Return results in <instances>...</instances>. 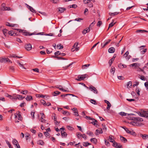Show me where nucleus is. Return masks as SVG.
<instances>
[{"label": "nucleus", "instance_id": "1", "mask_svg": "<svg viewBox=\"0 0 148 148\" xmlns=\"http://www.w3.org/2000/svg\"><path fill=\"white\" fill-rule=\"evenodd\" d=\"M14 29L16 30L17 31L19 32L20 33H22L23 35L25 36H31L34 34H35V32L30 33L29 32H27L26 30H22L18 29Z\"/></svg>", "mask_w": 148, "mask_h": 148}, {"label": "nucleus", "instance_id": "2", "mask_svg": "<svg viewBox=\"0 0 148 148\" xmlns=\"http://www.w3.org/2000/svg\"><path fill=\"white\" fill-rule=\"evenodd\" d=\"M137 113L141 116L145 117H148V111L141 110L140 112H138Z\"/></svg>", "mask_w": 148, "mask_h": 148}, {"label": "nucleus", "instance_id": "3", "mask_svg": "<svg viewBox=\"0 0 148 148\" xmlns=\"http://www.w3.org/2000/svg\"><path fill=\"white\" fill-rule=\"evenodd\" d=\"M85 118H86L87 119L93 121L91 123H90V122H88L89 123H92L93 125H97V120H95L94 119L91 118L90 117L88 116H85Z\"/></svg>", "mask_w": 148, "mask_h": 148}, {"label": "nucleus", "instance_id": "4", "mask_svg": "<svg viewBox=\"0 0 148 148\" xmlns=\"http://www.w3.org/2000/svg\"><path fill=\"white\" fill-rule=\"evenodd\" d=\"M1 9L2 10H11L10 8L5 6L4 3H2L1 5Z\"/></svg>", "mask_w": 148, "mask_h": 148}, {"label": "nucleus", "instance_id": "5", "mask_svg": "<svg viewBox=\"0 0 148 148\" xmlns=\"http://www.w3.org/2000/svg\"><path fill=\"white\" fill-rule=\"evenodd\" d=\"M91 91H92L95 94H97L98 93V91L96 88L93 86H91L88 88Z\"/></svg>", "mask_w": 148, "mask_h": 148}, {"label": "nucleus", "instance_id": "6", "mask_svg": "<svg viewBox=\"0 0 148 148\" xmlns=\"http://www.w3.org/2000/svg\"><path fill=\"white\" fill-rule=\"evenodd\" d=\"M8 60H9V59L8 58H0V62L1 63H5L6 62H8Z\"/></svg>", "mask_w": 148, "mask_h": 148}, {"label": "nucleus", "instance_id": "7", "mask_svg": "<svg viewBox=\"0 0 148 148\" xmlns=\"http://www.w3.org/2000/svg\"><path fill=\"white\" fill-rule=\"evenodd\" d=\"M25 48L27 51L30 50L32 48V45L29 43L25 45Z\"/></svg>", "mask_w": 148, "mask_h": 148}, {"label": "nucleus", "instance_id": "8", "mask_svg": "<svg viewBox=\"0 0 148 148\" xmlns=\"http://www.w3.org/2000/svg\"><path fill=\"white\" fill-rule=\"evenodd\" d=\"M8 34L11 36H18V34H17L16 33L13 31H10L8 32Z\"/></svg>", "mask_w": 148, "mask_h": 148}, {"label": "nucleus", "instance_id": "9", "mask_svg": "<svg viewBox=\"0 0 148 148\" xmlns=\"http://www.w3.org/2000/svg\"><path fill=\"white\" fill-rule=\"evenodd\" d=\"M27 7L29 10L31 11L32 12L36 13V12L35 10H34V9L32 7L29 6V5H27Z\"/></svg>", "mask_w": 148, "mask_h": 148}, {"label": "nucleus", "instance_id": "10", "mask_svg": "<svg viewBox=\"0 0 148 148\" xmlns=\"http://www.w3.org/2000/svg\"><path fill=\"white\" fill-rule=\"evenodd\" d=\"M96 132H97L95 133L96 135H98V133L99 134H102L103 133V131L102 129L101 128H99L98 129H97L96 130Z\"/></svg>", "mask_w": 148, "mask_h": 148}, {"label": "nucleus", "instance_id": "11", "mask_svg": "<svg viewBox=\"0 0 148 148\" xmlns=\"http://www.w3.org/2000/svg\"><path fill=\"white\" fill-rule=\"evenodd\" d=\"M115 51V48L113 47L110 48L108 50V51L109 53H112L114 52Z\"/></svg>", "mask_w": 148, "mask_h": 148}, {"label": "nucleus", "instance_id": "12", "mask_svg": "<svg viewBox=\"0 0 148 148\" xmlns=\"http://www.w3.org/2000/svg\"><path fill=\"white\" fill-rule=\"evenodd\" d=\"M90 28L89 27H88V28H86L85 29H84L82 31V34H85L86 33L89 32H90Z\"/></svg>", "mask_w": 148, "mask_h": 148}, {"label": "nucleus", "instance_id": "13", "mask_svg": "<svg viewBox=\"0 0 148 148\" xmlns=\"http://www.w3.org/2000/svg\"><path fill=\"white\" fill-rule=\"evenodd\" d=\"M16 114L18 116V119L20 121L22 120V118L21 116L20 112H17Z\"/></svg>", "mask_w": 148, "mask_h": 148}, {"label": "nucleus", "instance_id": "14", "mask_svg": "<svg viewBox=\"0 0 148 148\" xmlns=\"http://www.w3.org/2000/svg\"><path fill=\"white\" fill-rule=\"evenodd\" d=\"M114 137L112 135H110L109 136L108 140L110 142L113 143L115 141L113 139Z\"/></svg>", "mask_w": 148, "mask_h": 148}, {"label": "nucleus", "instance_id": "15", "mask_svg": "<svg viewBox=\"0 0 148 148\" xmlns=\"http://www.w3.org/2000/svg\"><path fill=\"white\" fill-rule=\"evenodd\" d=\"M141 136L142 137L143 139L145 140L148 138V135L141 134Z\"/></svg>", "mask_w": 148, "mask_h": 148}, {"label": "nucleus", "instance_id": "16", "mask_svg": "<svg viewBox=\"0 0 148 148\" xmlns=\"http://www.w3.org/2000/svg\"><path fill=\"white\" fill-rule=\"evenodd\" d=\"M76 135L79 139H81L82 138L83 134H81V133L79 132L77 133Z\"/></svg>", "mask_w": 148, "mask_h": 148}, {"label": "nucleus", "instance_id": "17", "mask_svg": "<svg viewBox=\"0 0 148 148\" xmlns=\"http://www.w3.org/2000/svg\"><path fill=\"white\" fill-rule=\"evenodd\" d=\"M25 99L27 101H30L33 99V98L32 96H31L27 95V97L25 98Z\"/></svg>", "mask_w": 148, "mask_h": 148}, {"label": "nucleus", "instance_id": "18", "mask_svg": "<svg viewBox=\"0 0 148 148\" xmlns=\"http://www.w3.org/2000/svg\"><path fill=\"white\" fill-rule=\"evenodd\" d=\"M114 20H112V23L109 24V27H108V29L109 28L112 27L115 24V23H114Z\"/></svg>", "mask_w": 148, "mask_h": 148}, {"label": "nucleus", "instance_id": "19", "mask_svg": "<svg viewBox=\"0 0 148 148\" xmlns=\"http://www.w3.org/2000/svg\"><path fill=\"white\" fill-rule=\"evenodd\" d=\"M90 140L91 142L95 144H96L97 142V140L95 138H91Z\"/></svg>", "mask_w": 148, "mask_h": 148}, {"label": "nucleus", "instance_id": "20", "mask_svg": "<svg viewBox=\"0 0 148 148\" xmlns=\"http://www.w3.org/2000/svg\"><path fill=\"white\" fill-rule=\"evenodd\" d=\"M58 9V11L60 12V13L63 12L66 10L65 8H59Z\"/></svg>", "mask_w": 148, "mask_h": 148}, {"label": "nucleus", "instance_id": "21", "mask_svg": "<svg viewBox=\"0 0 148 148\" xmlns=\"http://www.w3.org/2000/svg\"><path fill=\"white\" fill-rule=\"evenodd\" d=\"M134 119L135 121H143V119L141 118L134 117Z\"/></svg>", "mask_w": 148, "mask_h": 148}, {"label": "nucleus", "instance_id": "22", "mask_svg": "<svg viewBox=\"0 0 148 148\" xmlns=\"http://www.w3.org/2000/svg\"><path fill=\"white\" fill-rule=\"evenodd\" d=\"M120 136V139L121 141L123 143H125L127 141V140L126 138L121 136Z\"/></svg>", "mask_w": 148, "mask_h": 148}, {"label": "nucleus", "instance_id": "23", "mask_svg": "<svg viewBox=\"0 0 148 148\" xmlns=\"http://www.w3.org/2000/svg\"><path fill=\"white\" fill-rule=\"evenodd\" d=\"M132 82L130 81L128 82L127 84V87L128 88H129L132 86Z\"/></svg>", "mask_w": 148, "mask_h": 148}, {"label": "nucleus", "instance_id": "24", "mask_svg": "<svg viewBox=\"0 0 148 148\" xmlns=\"http://www.w3.org/2000/svg\"><path fill=\"white\" fill-rule=\"evenodd\" d=\"M88 76L87 74H85L84 75H82V76H79V79H81V80H84V79L86 77Z\"/></svg>", "mask_w": 148, "mask_h": 148}, {"label": "nucleus", "instance_id": "25", "mask_svg": "<svg viewBox=\"0 0 148 148\" xmlns=\"http://www.w3.org/2000/svg\"><path fill=\"white\" fill-rule=\"evenodd\" d=\"M119 12H115L114 13L110 12L109 14V15L110 16H115L118 14Z\"/></svg>", "mask_w": 148, "mask_h": 148}, {"label": "nucleus", "instance_id": "26", "mask_svg": "<svg viewBox=\"0 0 148 148\" xmlns=\"http://www.w3.org/2000/svg\"><path fill=\"white\" fill-rule=\"evenodd\" d=\"M17 99L19 100H22L25 98V97H22L21 95H18Z\"/></svg>", "mask_w": 148, "mask_h": 148}, {"label": "nucleus", "instance_id": "27", "mask_svg": "<svg viewBox=\"0 0 148 148\" xmlns=\"http://www.w3.org/2000/svg\"><path fill=\"white\" fill-rule=\"evenodd\" d=\"M61 134L62 136H63L65 137H66L67 135V133L63 131L61 132Z\"/></svg>", "mask_w": 148, "mask_h": 148}, {"label": "nucleus", "instance_id": "28", "mask_svg": "<svg viewBox=\"0 0 148 148\" xmlns=\"http://www.w3.org/2000/svg\"><path fill=\"white\" fill-rule=\"evenodd\" d=\"M8 30L5 29H4L3 30V34L5 36H6L8 34Z\"/></svg>", "mask_w": 148, "mask_h": 148}, {"label": "nucleus", "instance_id": "29", "mask_svg": "<svg viewBox=\"0 0 148 148\" xmlns=\"http://www.w3.org/2000/svg\"><path fill=\"white\" fill-rule=\"evenodd\" d=\"M17 63L19 64L21 68L22 69H25V68L23 64H21L19 62L17 61Z\"/></svg>", "mask_w": 148, "mask_h": 148}, {"label": "nucleus", "instance_id": "30", "mask_svg": "<svg viewBox=\"0 0 148 148\" xmlns=\"http://www.w3.org/2000/svg\"><path fill=\"white\" fill-rule=\"evenodd\" d=\"M12 143L13 145H16L18 144V141L16 139H14L12 141Z\"/></svg>", "mask_w": 148, "mask_h": 148}, {"label": "nucleus", "instance_id": "31", "mask_svg": "<svg viewBox=\"0 0 148 148\" xmlns=\"http://www.w3.org/2000/svg\"><path fill=\"white\" fill-rule=\"evenodd\" d=\"M90 145V144L88 142H84L83 143V145L85 147H87L88 145Z\"/></svg>", "mask_w": 148, "mask_h": 148}, {"label": "nucleus", "instance_id": "32", "mask_svg": "<svg viewBox=\"0 0 148 148\" xmlns=\"http://www.w3.org/2000/svg\"><path fill=\"white\" fill-rule=\"evenodd\" d=\"M131 133H130V134L131 135H132L134 136H136V133L133 130H131Z\"/></svg>", "mask_w": 148, "mask_h": 148}, {"label": "nucleus", "instance_id": "33", "mask_svg": "<svg viewBox=\"0 0 148 148\" xmlns=\"http://www.w3.org/2000/svg\"><path fill=\"white\" fill-rule=\"evenodd\" d=\"M114 60L113 58H112L109 60V64L110 66H111L112 64L113 63V62Z\"/></svg>", "mask_w": 148, "mask_h": 148}, {"label": "nucleus", "instance_id": "34", "mask_svg": "<svg viewBox=\"0 0 148 148\" xmlns=\"http://www.w3.org/2000/svg\"><path fill=\"white\" fill-rule=\"evenodd\" d=\"M45 118V117H41V118L39 119V120L42 122L45 123L46 121V120L44 119Z\"/></svg>", "mask_w": 148, "mask_h": 148}, {"label": "nucleus", "instance_id": "35", "mask_svg": "<svg viewBox=\"0 0 148 148\" xmlns=\"http://www.w3.org/2000/svg\"><path fill=\"white\" fill-rule=\"evenodd\" d=\"M28 91L27 90H22L21 93L23 95H26Z\"/></svg>", "mask_w": 148, "mask_h": 148}, {"label": "nucleus", "instance_id": "36", "mask_svg": "<svg viewBox=\"0 0 148 148\" xmlns=\"http://www.w3.org/2000/svg\"><path fill=\"white\" fill-rule=\"evenodd\" d=\"M90 101L91 103L94 104L96 105L97 104L96 101L94 99H91L90 100Z\"/></svg>", "mask_w": 148, "mask_h": 148}, {"label": "nucleus", "instance_id": "37", "mask_svg": "<svg viewBox=\"0 0 148 148\" xmlns=\"http://www.w3.org/2000/svg\"><path fill=\"white\" fill-rule=\"evenodd\" d=\"M123 128L125 130V131L127 133H129V134H130V133H131V130H130L127 128H124V127H123Z\"/></svg>", "mask_w": 148, "mask_h": 148}, {"label": "nucleus", "instance_id": "38", "mask_svg": "<svg viewBox=\"0 0 148 148\" xmlns=\"http://www.w3.org/2000/svg\"><path fill=\"white\" fill-rule=\"evenodd\" d=\"M86 134L88 135H89L91 136H93L94 135L93 133L89 131L87 132H86Z\"/></svg>", "mask_w": 148, "mask_h": 148}, {"label": "nucleus", "instance_id": "39", "mask_svg": "<svg viewBox=\"0 0 148 148\" xmlns=\"http://www.w3.org/2000/svg\"><path fill=\"white\" fill-rule=\"evenodd\" d=\"M60 92L58 91H56L54 92V95H53L54 96H56L57 95H58L60 94Z\"/></svg>", "mask_w": 148, "mask_h": 148}, {"label": "nucleus", "instance_id": "40", "mask_svg": "<svg viewBox=\"0 0 148 148\" xmlns=\"http://www.w3.org/2000/svg\"><path fill=\"white\" fill-rule=\"evenodd\" d=\"M102 128L103 130L104 131H106L107 128L105 126V125L104 124H102Z\"/></svg>", "mask_w": 148, "mask_h": 148}, {"label": "nucleus", "instance_id": "41", "mask_svg": "<svg viewBox=\"0 0 148 148\" xmlns=\"http://www.w3.org/2000/svg\"><path fill=\"white\" fill-rule=\"evenodd\" d=\"M92 0H84L83 2L84 4H88L89 2H91Z\"/></svg>", "mask_w": 148, "mask_h": 148}, {"label": "nucleus", "instance_id": "42", "mask_svg": "<svg viewBox=\"0 0 148 148\" xmlns=\"http://www.w3.org/2000/svg\"><path fill=\"white\" fill-rule=\"evenodd\" d=\"M77 7L76 5L74 4L72 5H70L69 6V7L70 8H75Z\"/></svg>", "mask_w": 148, "mask_h": 148}, {"label": "nucleus", "instance_id": "43", "mask_svg": "<svg viewBox=\"0 0 148 148\" xmlns=\"http://www.w3.org/2000/svg\"><path fill=\"white\" fill-rule=\"evenodd\" d=\"M46 95H44L40 94H38V97L44 98L46 97Z\"/></svg>", "mask_w": 148, "mask_h": 148}, {"label": "nucleus", "instance_id": "44", "mask_svg": "<svg viewBox=\"0 0 148 148\" xmlns=\"http://www.w3.org/2000/svg\"><path fill=\"white\" fill-rule=\"evenodd\" d=\"M35 113V112H31V115L32 117V119H34L35 118V116H34V114Z\"/></svg>", "mask_w": 148, "mask_h": 148}, {"label": "nucleus", "instance_id": "45", "mask_svg": "<svg viewBox=\"0 0 148 148\" xmlns=\"http://www.w3.org/2000/svg\"><path fill=\"white\" fill-rule=\"evenodd\" d=\"M50 1L51 2L54 3H57L59 2L58 0H50Z\"/></svg>", "mask_w": 148, "mask_h": 148}, {"label": "nucleus", "instance_id": "46", "mask_svg": "<svg viewBox=\"0 0 148 148\" xmlns=\"http://www.w3.org/2000/svg\"><path fill=\"white\" fill-rule=\"evenodd\" d=\"M40 102L43 105H44L45 106L46 102L45 100H43V99L41 100L40 101Z\"/></svg>", "mask_w": 148, "mask_h": 148}, {"label": "nucleus", "instance_id": "47", "mask_svg": "<svg viewBox=\"0 0 148 148\" xmlns=\"http://www.w3.org/2000/svg\"><path fill=\"white\" fill-rule=\"evenodd\" d=\"M9 69L12 72H14V67L13 66H10L9 67Z\"/></svg>", "mask_w": 148, "mask_h": 148}, {"label": "nucleus", "instance_id": "48", "mask_svg": "<svg viewBox=\"0 0 148 148\" xmlns=\"http://www.w3.org/2000/svg\"><path fill=\"white\" fill-rule=\"evenodd\" d=\"M115 71V69L114 67H112L111 70H110V72L112 73L113 72V74H114Z\"/></svg>", "mask_w": 148, "mask_h": 148}, {"label": "nucleus", "instance_id": "49", "mask_svg": "<svg viewBox=\"0 0 148 148\" xmlns=\"http://www.w3.org/2000/svg\"><path fill=\"white\" fill-rule=\"evenodd\" d=\"M147 49H144L142 50V51H140L141 53L142 54H143L146 52V51H147Z\"/></svg>", "mask_w": 148, "mask_h": 148}, {"label": "nucleus", "instance_id": "50", "mask_svg": "<svg viewBox=\"0 0 148 148\" xmlns=\"http://www.w3.org/2000/svg\"><path fill=\"white\" fill-rule=\"evenodd\" d=\"M57 47L58 48H59V49H61L63 48V46L61 45V44L58 45Z\"/></svg>", "mask_w": 148, "mask_h": 148}, {"label": "nucleus", "instance_id": "51", "mask_svg": "<svg viewBox=\"0 0 148 148\" xmlns=\"http://www.w3.org/2000/svg\"><path fill=\"white\" fill-rule=\"evenodd\" d=\"M139 76H140L139 77L142 80L145 81V78L144 76H141L140 75H139Z\"/></svg>", "mask_w": 148, "mask_h": 148}, {"label": "nucleus", "instance_id": "52", "mask_svg": "<svg viewBox=\"0 0 148 148\" xmlns=\"http://www.w3.org/2000/svg\"><path fill=\"white\" fill-rule=\"evenodd\" d=\"M119 114L122 116H126L127 114L123 112H121L119 113Z\"/></svg>", "mask_w": 148, "mask_h": 148}, {"label": "nucleus", "instance_id": "53", "mask_svg": "<svg viewBox=\"0 0 148 148\" xmlns=\"http://www.w3.org/2000/svg\"><path fill=\"white\" fill-rule=\"evenodd\" d=\"M83 19L82 18H75V19H74V21H77L78 22H80L81 20H83Z\"/></svg>", "mask_w": 148, "mask_h": 148}, {"label": "nucleus", "instance_id": "54", "mask_svg": "<svg viewBox=\"0 0 148 148\" xmlns=\"http://www.w3.org/2000/svg\"><path fill=\"white\" fill-rule=\"evenodd\" d=\"M138 64L137 63H133L132 64H131L130 65V66H134V67H137L138 66Z\"/></svg>", "mask_w": 148, "mask_h": 148}, {"label": "nucleus", "instance_id": "55", "mask_svg": "<svg viewBox=\"0 0 148 148\" xmlns=\"http://www.w3.org/2000/svg\"><path fill=\"white\" fill-rule=\"evenodd\" d=\"M39 12L43 16H46L47 15V14L45 12L39 11Z\"/></svg>", "mask_w": 148, "mask_h": 148}, {"label": "nucleus", "instance_id": "56", "mask_svg": "<svg viewBox=\"0 0 148 148\" xmlns=\"http://www.w3.org/2000/svg\"><path fill=\"white\" fill-rule=\"evenodd\" d=\"M129 54V52L128 51H127L123 55V56L124 57H125L127 56H128V55Z\"/></svg>", "mask_w": 148, "mask_h": 148}, {"label": "nucleus", "instance_id": "57", "mask_svg": "<svg viewBox=\"0 0 148 148\" xmlns=\"http://www.w3.org/2000/svg\"><path fill=\"white\" fill-rule=\"evenodd\" d=\"M105 142V144L106 145H107V146H109L110 145V144L109 142L107 141L106 139H105L104 140Z\"/></svg>", "mask_w": 148, "mask_h": 148}, {"label": "nucleus", "instance_id": "58", "mask_svg": "<svg viewBox=\"0 0 148 148\" xmlns=\"http://www.w3.org/2000/svg\"><path fill=\"white\" fill-rule=\"evenodd\" d=\"M38 144L41 145H43L44 143L42 140H40L38 141Z\"/></svg>", "mask_w": 148, "mask_h": 148}, {"label": "nucleus", "instance_id": "59", "mask_svg": "<svg viewBox=\"0 0 148 148\" xmlns=\"http://www.w3.org/2000/svg\"><path fill=\"white\" fill-rule=\"evenodd\" d=\"M102 24V22L101 21H99L97 23V26L100 27Z\"/></svg>", "mask_w": 148, "mask_h": 148}, {"label": "nucleus", "instance_id": "60", "mask_svg": "<svg viewBox=\"0 0 148 148\" xmlns=\"http://www.w3.org/2000/svg\"><path fill=\"white\" fill-rule=\"evenodd\" d=\"M111 106V105L110 103H108L107 104V109L108 110H109L110 109V108Z\"/></svg>", "mask_w": 148, "mask_h": 148}, {"label": "nucleus", "instance_id": "61", "mask_svg": "<svg viewBox=\"0 0 148 148\" xmlns=\"http://www.w3.org/2000/svg\"><path fill=\"white\" fill-rule=\"evenodd\" d=\"M118 78L120 80H122L124 79V77L122 76H118Z\"/></svg>", "mask_w": 148, "mask_h": 148}, {"label": "nucleus", "instance_id": "62", "mask_svg": "<svg viewBox=\"0 0 148 148\" xmlns=\"http://www.w3.org/2000/svg\"><path fill=\"white\" fill-rule=\"evenodd\" d=\"M118 67L120 69H122L123 68V64H119L118 65Z\"/></svg>", "mask_w": 148, "mask_h": 148}, {"label": "nucleus", "instance_id": "63", "mask_svg": "<svg viewBox=\"0 0 148 148\" xmlns=\"http://www.w3.org/2000/svg\"><path fill=\"white\" fill-rule=\"evenodd\" d=\"M80 143H79L78 144H76L75 145V146L76 147L78 148H82V147L81 146H79V144Z\"/></svg>", "mask_w": 148, "mask_h": 148}, {"label": "nucleus", "instance_id": "64", "mask_svg": "<svg viewBox=\"0 0 148 148\" xmlns=\"http://www.w3.org/2000/svg\"><path fill=\"white\" fill-rule=\"evenodd\" d=\"M30 130L31 131V132H32L34 134H35L36 133V130H35L34 129H31Z\"/></svg>", "mask_w": 148, "mask_h": 148}]
</instances>
